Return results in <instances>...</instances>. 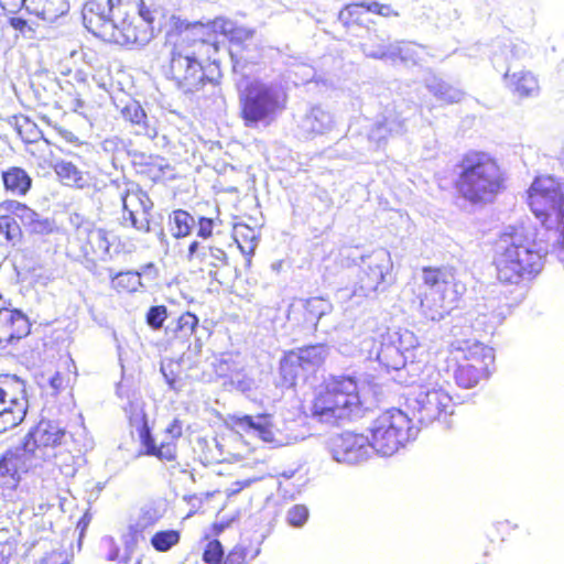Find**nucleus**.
Here are the masks:
<instances>
[{"mask_svg":"<svg viewBox=\"0 0 564 564\" xmlns=\"http://www.w3.org/2000/svg\"><path fill=\"white\" fill-rule=\"evenodd\" d=\"M83 20L93 35L111 44L143 46L154 36L155 10L144 0H89Z\"/></svg>","mask_w":564,"mask_h":564,"instance_id":"1","label":"nucleus"},{"mask_svg":"<svg viewBox=\"0 0 564 564\" xmlns=\"http://www.w3.org/2000/svg\"><path fill=\"white\" fill-rule=\"evenodd\" d=\"M163 47L169 58L165 76L177 89L191 97H205L207 86L215 87L220 78V65L209 54H204L169 23Z\"/></svg>","mask_w":564,"mask_h":564,"instance_id":"2","label":"nucleus"},{"mask_svg":"<svg viewBox=\"0 0 564 564\" xmlns=\"http://www.w3.org/2000/svg\"><path fill=\"white\" fill-rule=\"evenodd\" d=\"M491 265L499 284L523 288L542 271L543 256L528 231L512 227L492 241Z\"/></svg>","mask_w":564,"mask_h":564,"instance_id":"3","label":"nucleus"},{"mask_svg":"<svg viewBox=\"0 0 564 564\" xmlns=\"http://www.w3.org/2000/svg\"><path fill=\"white\" fill-rule=\"evenodd\" d=\"M170 24L177 29L193 46H196L204 54H209L212 58L220 51L221 37L229 41V53L234 65H243L247 62L248 53L252 46L254 30L238 25L225 17H216L206 23L200 21L188 22L180 17L172 15Z\"/></svg>","mask_w":564,"mask_h":564,"instance_id":"4","label":"nucleus"},{"mask_svg":"<svg viewBox=\"0 0 564 564\" xmlns=\"http://www.w3.org/2000/svg\"><path fill=\"white\" fill-rule=\"evenodd\" d=\"M454 188L457 195L471 205L494 203L506 189V174L498 161L488 152L469 150L456 164Z\"/></svg>","mask_w":564,"mask_h":564,"instance_id":"5","label":"nucleus"},{"mask_svg":"<svg viewBox=\"0 0 564 564\" xmlns=\"http://www.w3.org/2000/svg\"><path fill=\"white\" fill-rule=\"evenodd\" d=\"M361 406L358 382L349 376H330L314 389L310 416L318 423L338 425Z\"/></svg>","mask_w":564,"mask_h":564,"instance_id":"6","label":"nucleus"},{"mask_svg":"<svg viewBox=\"0 0 564 564\" xmlns=\"http://www.w3.org/2000/svg\"><path fill=\"white\" fill-rule=\"evenodd\" d=\"M448 366H454V380L464 389L476 387L490 377L495 366L494 349L478 340H455L448 347Z\"/></svg>","mask_w":564,"mask_h":564,"instance_id":"7","label":"nucleus"},{"mask_svg":"<svg viewBox=\"0 0 564 564\" xmlns=\"http://www.w3.org/2000/svg\"><path fill=\"white\" fill-rule=\"evenodd\" d=\"M239 118L247 128L272 124L288 104V95L261 80H250L239 91Z\"/></svg>","mask_w":564,"mask_h":564,"instance_id":"8","label":"nucleus"},{"mask_svg":"<svg viewBox=\"0 0 564 564\" xmlns=\"http://www.w3.org/2000/svg\"><path fill=\"white\" fill-rule=\"evenodd\" d=\"M329 349L325 344H311L283 351L275 377V387L294 390L300 382L315 378L325 365Z\"/></svg>","mask_w":564,"mask_h":564,"instance_id":"9","label":"nucleus"},{"mask_svg":"<svg viewBox=\"0 0 564 564\" xmlns=\"http://www.w3.org/2000/svg\"><path fill=\"white\" fill-rule=\"evenodd\" d=\"M422 280L423 290L415 294L419 308L426 318L441 321L457 302V292L453 290L454 275L444 268L424 267Z\"/></svg>","mask_w":564,"mask_h":564,"instance_id":"10","label":"nucleus"},{"mask_svg":"<svg viewBox=\"0 0 564 564\" xmlns=\"http://www.w3.org/2000/svg\"><path fill=\"white\" fill-rule=\"evenodd\" d=\"M413 422L398 408L387 409L371 421L368 432L370 447L382 456H392L412 437Z\"/></svg>","mask_w":564,"mask_h":564,"instance_id":"11","label":"nucleus"},{"mask_svg":"<svg viewBox=\"0 0 564 564\" xmlns=\"http://www.w3.org/2000/svg\"><path fill=\"white\" fill-rule=\"evenodd\" d=\"M527 204L544 225H564V191L552 175H538L527 191Z\"/></svg>","mask_w":564,"mask_h":564,"instance_id":"12","label":"nucleus"},{"mask_svg":"<svg viewBox=\"0 0 564 564\" xmlns=\"http://www.w3.org/2000/svg\"><path fill=\"white\" fill-rule=\"evenodd\" d=\"M26 411L24 381L14 375H0V434L22 423Z\"/></svg>","mask_w":564,"mask_h":564,"instance_id":"13","label":"nucleus"},{"mask_svg":"<svg viewBox=\"0 0 564 564\" xmlns=\"http://www.w3.org/2000/svg\"><path fill=\"white\" fill-rule=\"evenodd\" d=\"M66 431L51 420H40L24 436L23 451L30 456L48 460L56 457V449L65 442Z\"/></svg>","mask_w":564,"mask_h":564,"instance_id":"14","label":"nucleus"},{"mask_svg":"<svg viewBox=\"0 0 564 564\" xmlns=\"http://www.w3.org/2000/svg\"><path fill=\"white\" fill-rule=\"evenodd\" d=\"M166 440L156 444L151 427L147 421H143L138 429V436L142 451L140 455L152 456L161 462L174 463L177 460L178 448L177 441L183 435V422L175 417L164 430Z\"/></svg>","mask_w":564,"mask_h":564,"instance_id":"15","label":"nucleus"},{"mask_svg":"<svg viewBox=\"0 0 564 564\" xmlns=\"http://www.w3.org/2000/svg\"><path fill=\"white\" fill-rule=\"evenodd\" d=\"M416 346L414 334L408 329L387 333L377 354L379 365L387 371H399L406 365L405 352Z\"/></svg>","mask_w":564,"mask_h":564,"instance_id":"16","label":"nucleus"},{"mask_svg":"<svg viewBox=\"0 0 564 564\" xmlns=\"http://www.w3.org/2000/svg\"><path fill=\"white\" fill-rule=\"evenodd\" d=\"M415 401L419 420L426 423L446 422L456 406L451 393L441 386L421 391Z\"/></svg>","mask_w":564,"mask_h":564,"instance_id":"17","label":"nucleus"},{"mask_svg":"<svg viewBox=\"0 0 564 564\" xmlns=\"http://www.w3.org/2000/svg\"><path fill=\"white\" fill-rule=\"evenodd\" d=\"M229 429L240 436L254 434L264 443L275 446L282 444L280 431L278 430L273 415L259 413L257 415H231L228 420Z\"/></svg>","mask_w":564,"mask_h":564,"instance_id":"18","label":"nucleus"},{"mask_svg":"<svg viewBox=\"0 0 564 564\" xmlns=\"http://www.w3.org/2000/svg\"><path fill=\"white\" fill-rule=\"evenodd\" d=\"M110 289L118 295H133L144 292L149 282L159 279V269L153 262L141 267L140 270L113 271L107 269Z\"/></svg>","mask_w":564,"mask_h":564,"instance_id":"19","label":"nucleus"},{"mask_svg":"<svg viewBox=\"0 0 564 564\" xmlns=\"http://www.w3.org/2000/svg\"><path fill=\"white\" fill-rule=\"evenodd\" d=\"M122 225L149 232L151 229L148 216L153 209V202L149 194L140 187L127 189L122 196Z\"/></svg>","mask_w":564,"mask_h":564,"instance_id":"20","label":"nucleus"},{"mask_svg":"<svg viewBox=\"0 0 564 564\" xmlns=\"http://www.w3.org/2000/svg\"><path fill=\"white\" fill-rule=\"evenodd\" d=\"M368 446H370L369 436L349 431L337 434L329 443L334 458L347 464L362 460L367 456Z\"/></svg>","mask_w":564,"mask_h":564,"instance_id":"21","label":"nucleus"},{"mask_svg":"<svg viewBox=\"0 0 564 564\" xmlns=\"http://www.w3.org/2000/svg\"><path fill=\"white\" fill-rule=\"evenodd\" d=\"M31 332L29 317L18 308L0 307V348L17 343Z\"/></svg>","mask_w":564,"mask_h":564,"instance_id":"22","label":"nucleus"},{"mask_svg":"<svg viewBox=\"0 0 564 564\" xmlns=\"http://www.w3.org/2000/svg\"><path fill=\"white\" fill-rule=\"evenodd\" d=\"M28 471L23 455L7 451L0 457V496L12 494L20 485L22 474Z\"/></svg>","mask_w":564,"mask_h":564,"instance_id":"23","label":"nucleus"},{"mask_svg":"<svg viewBox=\"0 0 564 564\" xmlns=\"http://www.w3.org/2000/svg\"><path fill=\"white\" fill-rule=\"evenodd\" d=\"M338 21L346 33L354 37L368 31L370 23H372L364 1L345 4L338 12Z\"/></svg>","mask_w":564,"mask_h":564,"instance_id":"24","label":"nucleus"},{"mask_svg":"<svg viewBox=\"0 0 564 564\" xmlns=\"http://www.w3.org/2000/svg\"><path fill=\"white\" fill-rule=\"evenodd\" d=\"M186 258L189 263L198 265L200 271L208 270L209 273L213 268L228 263L227 253L221 248L200 246L196 240L189 243Z\"/></svg>","mask_w":564,"mask_h":564,"instance_id":"25","label":"nucleus"},{"mask_svg":"<svg viewBox=\"0 0 564 564\" xmlns=\"http://www.w3.org/2000/svg\"><path fill=\"white\" fill-rule=\"evenodd\" d=\"M364 54L373 59H387L390 56L392 41L384 32L368 29L356 37Z\"/></svg>","mask_w":564,"mask_h":564,"instance_id":"26","label":"nucleus"},{"mask_svg":"<svg viewBox=\"0 0 564 564\" xmlns=\"http://www.w3.org/2000/svg\"><path fill=\"white\" fill-rule=\"evenodd\" d=\"M132 165L139 175L153 183L162 181L169 169V164L164 158L145 153L134 154Z\"/></svg>","mask_w":564,"mask_h":564,"instance_id":"27","label":"nucleus"},{"mask_svg":"<svg viewBox=\"0 0 564 564\" xmlns=\"http://www.w3.org/2000/svg\"><path fill=\"white\" fill-rule=\"evenodd\" d=\"M3 189L13 196H25L33 186L31 175L21 166L12 165L1 172Z\"/></svg>","mask_w":564,"mask_h":564,"instance_id":"28","label":"nucleus"},{"mask_svg":"<svg viewBox=\"0 0 564 564\" xmlns=\"http://www.w3.org/2000/svg\"><path fill=\"white\" fill-rule=\"evenodd\" d=\"M198 317L186 311L165 327V336L169 340L185 344L189 341L198 327Z\"/></svg>","mask_w":564,"mask_h":564,"instance_id":"29","label":"nucleus"},{"mask_svg":"<svg viewBox=\"0 0 564 564\" xmlns=\"http://www.w3.org/2000/svg\"><path fill=\"white\" fill-rule=\"evenodd\" d=\"M0 210L7 212L15 224L21 225V228L24 227L36 230L41 224L39 214L26 204L19 200H4L0 204Z\"/></svg>","mask_w":564,"mask_h":564,"instance_id":"30","label":"nucleus"},{"mask_svg":"<svg viewBox=\"0 0 564 564\" xmlns=\"http://www.w3.org/2000/svg\"><path fill=\"white\" fill-rule=\"evenodd\" d=\"M68 10V0H30L29 11L47 22H54Z\"/></svg>","mask_w":564,"mask_h":564,"instance_id":"31","label":"nucleus"},{"mask_svg":"<svg viewBox=\"0 0 564 564\" xmlns=\"http://www.w3.org/2000/svg\"><path fill=\"white\" fill-rule=\"evenodd\" d=\"M39 166L42 169L53 167L58 178L67 186H75L78 188H84L86 186V180L84 178L83 173L72 162L61 161L53 165L50 160H44L42 163H39Z\"/></svg>","mask_w":564,"mask_h":564,"instance_id":"32","label":"nucleus"},{"mask_svg":"<svg viewBox=\"0 0 564 564\" xmlns=\"http://www.w3.org/2000/svg\"><path fill=\"white\" fill-rule=\"evenodd\" d=\"M429 89L441 106L458 104L465 96L460 88L441 80L430 85Z\"/></svg>","mask_w":564,"mask_h":564,"instance_id":"33","label":"nucleus"},{"mask_svg":"<svg viewBox=\"0 0 564 564\" xmlns=\"http://www.w3.org/2000/svg\"><path fill=\"white\" fill-rule=\"evenodd\" d=\"M387 268L383 264H368L360 276V289L367 295L377 292L384 283Z\"/></svg>","mask_w":564,"mask_h":564,"instance_id":"34","label":"nucleus"},{"mask_svg":"<svg viewBox=\"0 0 564 564\" xmlns=\"http://www.w3.org/2000/svg\"><path fill=\"white\" fill-rule=\"evenodd\" d=\"M421 45L414 42H392L390 56L387 59L401 61L404 63L416 64L420 62Z\"/></svg>","mask_w":564,"mask_h":564,"instance_id":"35","label":"nucleus"},{"mask_svg":"<svg viewBox=\"0 0 564 564\" xmlns=\"http://www.w3.org/2000/svg\"><path fill=\"white\" fill-rule=\"evenodd\" d=\"M512 90L520 97H532L539 91L536 77L528 70L513 73L511 76Z\"/></svg>","mask_w":564,"mask_h":564,"instance_id":"36","label":"nucleus"},{"mask_svg":"<svg viewBox=\"0 0 564 564\" xmlns=\"http://www.w3.org/2000/svg\"><path fill=\"white\" fill-rule=\"evenodd\" d=\"M234 239L239 249L245 253H253L259 234L256 228L245 224L238 223L234 226Z\"/></svg>","mask_w":564,"mask_h":564,"instance_id":"37","label":"nucleus"},{"mask_svg":"<svg viewBox=\"0 0 564 564\" xmlns=\"http://www.w3.org/2000/svg\"><path fill=\"white\" fill-rule=\"evenodd\" d=\"M21 225L15 224L7 212L0 210V242L7 246H17L22 241Z\"/></svg>","mask_w":564,"mask_h":564,"instance_id":"38","label":"nucleus"},{"mask_svg":"<svg viewBox=\"0 0 564 564\" xmlns=\"http://www.w3.org/2000/svg\"><path fill=\"white\" fill-rule=\"evenodd\" d=\"M194 217L184 209H176L170 217V230L174 238L188 237L194 226Z\"/></svg>","mask_w":564,"mask_h":564,"instance_id":"39","label":"nucleus"},{"mask_svg":"<svg viewBox=\"0 0 564 564\" xmlns=\"http://www.w3.org/2000/svg\"><path fill=\"white\" fill-rule=\"evenodd\" d=\"M181 541V531L166 529L156 531L150 540L152 547L160 553H165L176 546Z\"/></svg>","mask_w":564,"mask_h":564,"instance_id":"40","label":"nucleus"},{"mask_svg":"<svg viewBox=\"0 0 564 564\" xmlns=\"http://www.w3.org/2000/svg\"><path fill=\"white\" fill-rule=\"evenodd\" d=\"M86 256H96L99 252H108L110 242L108 240V231L102 228H94L87 232Z\"/></svg>","mask_w":564,"mask_h":564,"instance_id":"41","label":"nucleus"},{"mask_svg":"<svg viewBox=\"0 0 564 564\" xmlns=\"http://www.w3.org/2000/svg\"><path fill=\"white\" fill-rule=\"evenodd\" d=\"M121 113L123 119L130 122L132 126H137L143 129L147 128V113L139 102L132 101L127 104L122 108Z\"/></svg>","mask_w":564,"mask_h":564,"instance_id":"42","label":"nucleus"},{"mask_svg":"<svg viewBox=\"0 0 564 564\" xmlns=\"http://www.w3.org/2000/svg\"><path fill=\"white\" fill-rule=\"evenodd\" d=\"M368 15L376 14L386 19L398 18L400 15L398 9L391 3H382L379 1H364Z\"/></svg>","mask_w":564,"mask_h":564,"instance_id":"43","label":"nucleus"},{"mask_svg":"<svg viewBox=\"0 0 564 564\" xmlns=\"http://www.w3.org/2000/svg\"><path fill=\"white\" fill-rule=\"evenodd\" d=\"M203 561L206 564H221L224 560V547L219 540H210L203 552Z\"/></svg>","mask_w":564,"mask_h":564,"instance_id":"44","label":"nucleus"},{"mask_svg":"<svg viewBox=\"0 0 564 564\" xmlns=\"http://www.w3.org/2000/svg\"><path fill=\"white\" fill-rule=\"evenodd\" d=\"M167 318L165 305H154L149 308L145 315L147 324L153 329H160Z\"/></svg>","mask_w":564,"mask_h":564,"instance_id":"45","label":"nucleus"},{"mask_svg":"<svg viewBox=\"0 0 564 564\" xmlns=\"http://www.w3.org/2000/svg\"><path fill=\"white\" fill-rule=\"evenodd\" d=\"M156 523V519L149 516H143L139 522L129 527V536L133 543H138L140 540H144V531L148 528L153 527Z\"/></svg>","mask_w":564,"mask_h":564,"instance_id":"46","label":"nucleus"},{"mask_svg":"<svg viewBox=\"0 0 564 564\" xmlns=\"http://www.w3.org/2000/svg\"><path fill=\"white\" fill-rule=\"evenodd\" d=\"M286 519L291 527H303L308 520V509L304 505H295L288 511Z\"/></svg>","mask_w":564,"mask_h":564,"instance_id":"47","label":"nucleus"},{"mask_svg":"<svg viewBox=\"0 0 564 564\" xmlns=\"http://www.w3.org/2000/svg\"><path fill=\"white\" fill-rule=\"evenodd\" d=\"M248 551L243 545H235L224 557L221 564H246Z\"/></svg>","mask_w":564,"mask_h":564,"instance_id":"48","label":"nucleus"},{"mask_svg":"<svg viewBox=\"0 0 564 564\" xmlns=\"http://www.w3.org/2000/svg\"><path fill=\"white\" fill-rule=\"evenodd\" d=\"M323 300L321 297H311L305 301L304 308L307 314H310L311 318L319 319L324 315V310L322 308Z\"/></svg>","mask_w":564,"mask_h":564,"instance_id":"49","label":"nucleus"},{"mask_svg":"<svg viewBox=\"0 0 564 564\" xmlns=\"http://www.w3.org/2000/svg\"><path fill=\"white\" fill-rule=\"evenodd\" d=\"M9 24L17 31L21 32L22 34H33L35 32V28L30 23V21L19 18V17H12L9 20Z\"/></svg>","mask_w":564,"mask_h":564,"instance_id":"50","label":"nucleus"},{"mask_svg":"<svg viewBox=\"0 0 564 564\" xmlns=\"http://www.w3.org/2000/svg\"><path fill=\"white\" fill-rule=\"evenodd\" d=\"M197 236L203 239H208L213 236L214 230V220L208 217H199L198 221Z\"/></svg>","mask_w":564,"mask_h":564,"instance_id":"51","label":"nucleus"},{"mask_svg":"<svg viewBox=\"0 0 564 564\" xmlns=\"http://www.w3.org/2000/svg\"><path fill=\"white\" fill-rule=\"evenodd\" d=\"M26 0H0L1 9L9 14L18 13L24 6Z\"/></svg>","mask_w":564,"mask_h":564,"instance_id":"52","label":"nucleus"},{"mask_svg":"<svg viewBox=\"0 0 564 564\" xmlns=\"http://www.w3.org/2000/svg\"><path fill=\"white\" fill-rule=\"evenodd\" d=\"M41 564H68L67 555L62 551H52L45 554Z\"/></svg>","mask_w":564,"mask_h":564,"instance_id":"53","label":"nucleus"},{"mask_svg":"<svg viewBox=\"0 0 564 564\" xmlns=\"http://www.w3.org/2000/svg\"><path fill=\"white\" fill-rule=\"evenodd\" d=\"M516 527L517 525H511V523L509 521H501V522H498L497 524H495L492 529L496 533H501L500 540L505 541L506 534H508L509 531Z\"/></svg>","mask_w":564,"mask_h":564,"instance_id":"54","label":"nucleus"},{"mask_svg":"<svg viewBox=\"0 0 564 564\" xmlns=\"http://www.w3.org/2000/svg\"><path fill=\"white\" fill-rule=\"evenodd\" d=\"M59 135L69 143H78V138L70 131L65 129H58Z\"/></svg>","mask_w":564,"mask_h":564,"instance_id":"55","label":"nucleus"},{"mask_svg":"<svg viewBox=\"0 0 564 564\" xmlns=\"http://www.w3.org/2000/svg\"><path fill=\"white\" fill-rule=\"evenodd\" d=\"M229 522H214L210 525L212 533L214 535H219L226 528H228Z\"/></svg>","mask_w":564,"mask_h":564,"instance_id":"56","label":"nucleus"},{"mask_svg":"<svg viewBox=\"0 0 564 564\" xmlns=\"http://www.w3.org/2000/svg\"><path fill=\"white\" fill-rule=\"evenodd\" d=\"M56 466L59 468V470L65 475H73L75 473L74 464H58L56 463Z\"/></svg>","mask_w":564,"mask_h":564,"instance_id":"57","label":"nucleus"},{"mask_svg":"<svg viewBox=\"0 0 564 564\" xmlns=\"http://www.w3.org/2000/svg\"><path fill=\"white\" fill-rule=\"evenodd\" d=\"M250 484H251V480L237 481L236 482L237 487L234 489H230L228 495H235V494L239 492L240 490H242L243 488L248 487Z\"/></svg>","mask_w":564,"mask_h":564,"instance_id":"58","label":"nucleus"},{"mask_svg":"<svg viewBox=\"0 0 564 564\" xmlns=\"http://www.w3.org/2000/svg\"><path fill=\"white\" fill-rule=\"evenodd\" d=\"M73 104L75 107H82L84 105V100L82 98L80 93H76L73 97Z\"/></svg>","mask_w":564,"mask_h":564,"instance_id":"59","label":"nucleus"},{"mask_svg":"<svg viewBox=\"0 0 564 564\" xmlns=\"http://www.w3.org/2000/svg\"><path fill=\"white\" fill-rule=\"evenodd\" d=\"M58 380H59L58 376H55L54 378H52V381H51L52 386L55 387L56 383H58Z\"/></svg>","mask_w":564,"mask_h":564,"instance_id":"60","label":"nucleus"},{"mask_svg":"<svg viewBox=\"0 0 564 564\" xmlns=\"http://www.w3.org/2000/svg\"><path fill=\"white\" fill-rule=\"evenodd\" d=\"M58 380H59L58 376H55L54 378H52V381H51L52 386L55 387L56 383H58Z\"/></svg>","mask_w":564,"mask_h":564,"instance_id":"61","label":"nucleus"},{"mask_svg":"<svg viewBox=\"0 0 564 564\" xmlns=\"http://www.w3.org/2000/svg\"><path fill=\"white\" fill-rule=\"evenodd\" d=\"M489 536H490V539H491V540H494V538H495V532L489 533Z\"/></svg>","mask_w":564,"mask_h":564,"instance_id":"62","label":"nucleus"}]
</instances>
